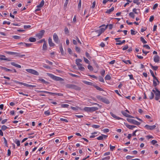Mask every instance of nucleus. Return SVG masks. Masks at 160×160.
<instances>
[{"instance_id": "1", "label": "nucleus", "mask_w": 160, "mask_h": 160, "mask_svg": "<svg viewBox=\"0 0 160 160\" xmlns=\"http://www.w3.org/2000/svg\"><path fill=\"white\" fill-rule=\"evenodd\" d=\"M66 87L68 88L73 89L76 90H80L81 88L77 86L72 84H67Z\"/></svg>"}, {"instance_id": "2", "label": "nucleus", "mask_w": 160, "mask_h": 160, "mask_svg": "<svg viewBox=\"0 0 160 160\" xmlns=\"http://www.w3.org/2000/svg\"><path fill=\"white\" fill-rule=\"evenodd\" d=\"M48 76L53 80L56 81H63L64 79L60 77H58L50 73H48Z\"/></svg>"}, {"instance_id": "3", "label": "nucleus", "mask_w": 160, "mask_h": 160, "mask_svg": "<svg viewBox=\"0 0 160 160\" xmlns=\"http://www.w3.org/2000/svg\"><path fill=\"white\" fill-rule=\"evenodd\" d=\"M127 121L131 123H132L137 125H139L140 124V123L136 121L134 119H133L130 118H127Z\"/></svg>"}, {"instance_id": "4", "label": "nucleus", "mask_w": 160, "mask_h": 160, "mask_svg": "<svg viewBox=\"0 0 160 160\" xmlns=\"http://www.w3.org/2000/svg\"><path fill=\"white\" fill-rule=\"evenodd\" d=\"M26 71L28 72L33 75L38 76L39 75V73L36 71L32 69H26Z\"/></svg>"}, {"instance_id": "5", "label": "nucleus", "mask_w": 160, "mask_h": 160, "mask_svg": "<svg viewBox=\"0 0 160 160\" xmlns=\"http://www.w3.org/2000/svg\"><path fill=\"white\" fill-rule=\"evenodd\" d=\"M11 55H13L14 56L19 57L20 58L25 56V55L24 54L21 55L19 53L13 52H11Z\"/></svg>"}, {"instance_id": "6", "label": "nucleus", "mask_w": 160, "mask_h": 160, "mask_svg": "<svg viewBox=\"0 0 160 160\" xmlns=\"http://www.w3.org/2000/svg\"><path fill=\"white\" fill-rule=\"evenodd\" d=\"M44 32L45 31L44 30H41L39 33L37 34L36 36L39 39H40L42 38Z\"/></svg>"}, {"instance_id": "7", "label": "nucleus", "mask_w": 160, "mask_h": 160, "mask_svg": "<svg viewBox=\"0 0 160 160\" xmlns=\"http://www.w3.org/2000/svg\"><path fill=\"white\" fill-rule=\"evenodd\" d=\"M156 127V126L155 125H153L152 126H149L148 125H146L145 126V128L148 130H152L154 129Z\"/></svg>"}, {"instance_id": "8", "label": "nucleus", "mask_w": 160, "mask_h": 160, "mask_svg": "<svg viewBox=\"0 0 160 160\" xmlns=\"http://www.w3.org/2000/svg\"><path fill=\"white\" fill-rule=\"evenodd\" d=\"M53 39L55 42L56 43H58L59 41V38L56 33H54L53 34Z\"/></svg>"}, {"instance_id": "9", "label": "nucleus", "mask_w": 160, "mask_h": 160, "mask_svg": "<svg viewBox=\"0 0 160 160\" xmlns=\"http://www.w3.org/2000/svg\"><path fill=\"white\" fill-rule=\"evenodd\" d=\"M122 113L126 117L130 118H134V117L131 116L129 114H128L125 111H121Z\"/></svg>"}, {"instance_id": "10", "label": "nucleus", "mask_w": 160, "mask_h": 160, "mask_svg": "<svg viewBox=\"0 0 160 160\" xmlns=\"http://www.w3.org/2000/svg\"><path fill=\"white\" fill-rule=\"evenodd\" d=\"M124 124L127 128L131 130L133 129L134 128L136 127L135 126L130 125L127 123H124Z\"/></svg>"}, {"instance_id": "11", "label": "nucleus", "mask_w": 160, "mask_h": 160, "mask_svg": "<svg viewBox=\"0 0 160 160\" xmlns=\"http://www.w3.org/2000/svg\"><path fill=\"white\" fill-rule=\"evenodd\" d=\"M48 44L50 47H54L55 44L52 42V39L51 38H49L48 40Z\"/></svg>"}, {"instance_id": "12", "label": "nucleus", "mask_w": 160, "mask_h": 160, "mask_svg": "<svg viewBox=\"0 0 160 160\" xmlns=\"http://www.w3.org/2000/svg\"><path fill=\"white\" fill-rule=\"evenodd\" d=\"M110 115L113 117L114 118H115L117 120H120L122 119L121 118H120L116 116L112 112H110Z\"/></svg>"}, {"instance_id": "13", "label": "nucleus", "mask_w": 160, "mask_h": 160, "mask_svg": "<svg viewBox=\"0 0 160 160\" xmlns=\"http://www.w3.org/2000/svg\"><path fill=\"white\" fill-rule=\"evenodd\" d=\"M159 57L157 55H155L154 58V61L155 62H158L160 60Z\"/></svg>"}, {"instance_id": "14", "label": "nucleus", "mask_w": 160, "mask_h": 160, "mask_svg": "<svg viewBox=\"0 0 160 160\" xmlns=\"http://www.w3.org/2000/svg\"><path fill=\"white\" fill-rule=\"evenodd\" d=\"M155 99L156 100H158L159 98H160V92H157V93L155 94Z\"/></svg>"}, {"instance_id": "15", "label": "nucleus", "mask_w": 160, "mask_h": 160, "mask_svg": "<svg viewBox=\"0 0 160 160\" xmlns=\"http://www.w3.org/2000/svg\"><path fill=\"white\" fill-rule=\"evenodd\" d=\"M8 156H5L4 158V160H9L10 158L9 157V156H10V149H8Z\"/></svg>"}, {"instance_id": "16", "label": "nucleus", "mask_w": 160, "mask_h": 160, "mask_svg": "<svg viewBox=\"0 0 160 160\" xmlns=\"http://www.w3.org/2000/svg\"><path fill=\"white\" fill-rule=\"evenodd\" d=\"M97 107H90V112H92L98 110Z\"/></svg>"}, {"instance_id": "17", "label": "nucleus", "mask_w": 160, "mask_h": 160, "mask_svg": "<svg viewBox=\"0 0 160 160\" xmlns=\"http://www.w3.org/2000/svg\"><path fill=\"white\" fill-rule=\"evenodd\" d=\"M101 101L107 104H109L110 103L108 99L104 98H102Z\"/></svg>"}, {"instance_id": "18", "label": "nucleus", "mask_w": 160, "mask_h": 160, "mask_svg": "<svg viewBox=\"0 0 160 160\" xmlns=\"http://www.w3.org/2000/svg\"><path fill=\"white\" fill-rule=\"evenodd\" d=\"M11 64L12 65L18 68H21V67L20 65L16 64L15 62H11Z\"/></svg>"}, {"instance_id": "19", "label": "nucleus", "mask_w": 160, "mask_h": 160, "mask_svg": "<svg viewBox=\"0 0 160 160\" xmlns=\"http://www.w3.org/2000/svg\"><path fill=\"white\" fill-rule=\"evenodd\" d=\"M79 69L82 71H83L84 70L85 68L82 66V64H78L77 65Z\"/></svg>"}, {"instance_id": "20", "label": "nucleus", "mask_w": 160, "mask_h": 160, "mask_svg": "<svg viewBox=\"0 0 160 160\" xmlns=\"http://www.w3.org/2000/svg\"><path fill=\"white\" fill-rule=\"evenodd\" d=\"M44 4V1L43 0H42L41 1L39 5H37V7L38 8H41L43 7Z\"/></svg>"}, {"instance_id": "21", "label": "nucleus", "mask_w": 160, "mask_h": 160, "mask_svg": "<svg viewBox=\"0 0 160 160\" xmlns=\"http://www.w3.org/2000/svg\"><path fill=\"white\" fill-rule=\"evenodd\" d=\"M114 9V7H112L111 8L107 10L106 12V13L108 14H110L111 13V12L113 11Z\"/></svg>"}, {"instance_id": "22", "label": "nucleus", "mask_w": 160, "mask_h": 160, "mask_svg": "<svg viewBox=\"0 0 160 160\" xmlns=\"http://www.w3.org/2000/svg\"><path fill=\"white\" fill-rule=\"evenodd\" d=\"M18 44H23V45H25V46L27 47H30L32 44V43H27L25 42L23 43L22 42H20L18 43Z\"/></svg>"}, {"instance_id": "23", "label": "nucleus", "mask_w": 160, "mask_h": 160, "mask_svg": "<svg viewBox=\"0 0 160 160\" xmlns=\"http://www.w3.org/2000/svg\"><path fill=\"white\" fill-rule=\"evenodd\" d=\"M83 82L85 84L90 86H93L94 85L93 83L91 82H89L86 81H83Z\"/></svg>"}, {"instance_id": "24", "label": "nucleus", "mask_w": 160, "mask_h": 160, "mask_svg": "<svg viewBox=\"0 0 160 160\" xmlns=\"http://www.w3.org/2000/svg\"><path fill=\"white\" fill-rule=\"evenodd\" d=\"M93 86L98 90L102 91H104V90L102 88L98 86L94 85H93Z\"/></svg>"}, {"instance_id": "25", "label": "nucleus", "mask_w": 160, "mask_h": 160, "mask_svg": "<svg viewBox=\"0 0 160 160\" xmlns=\"http://www.w3.org/2000/svg\"><path fill=\"white\" fill-rule=\"evenodd\" d=\"M47 49V43L46 42H45L43 43V46H42V50H46Z\"/></svg>"}, {"instance_id": "26", "label": "nucleus", "mask_w": 160, "mask_h": 160, "mask_svg": "<svg viewBox=\"0 0 160 160\" xmlns=\"http://www.w3.org/2000/svg\"><path fill=\"white\" fill-rule=\"evenodd\" d=\"M29 40L31 42H34L36 41V39L33 37H30L29 39Z\"/></svg>"}, {"instance_id": "27", "label": "nucleus", "mask_w": 160, "mask_h": 160, "mask_svg": "<svg viewBox=\"0 0 160 160\" xmlns=\"http://www.w3.org/2000/svg\"><path fill=\"white\" fill-rule=\"evenodd\" d=\"M39 80L41 81L43 83L46 84L49 83V82H48L46 81L44 79H42V78L39 79Z\"/></svg>"}, {"instance_id": "28", "label": "nucleus", "mask_w": 160, "mask_h": 160, "mask_svg": "<svg viewBox=\"0 0 160 160\" xmlns=\"http://www.w3.org/2000/svg\"><path fill=\"white\" fill-rule=\"evenodd\" d=\"M59 48H60V51L61 52L62 54L63 55L64 54V51L63 50V49L62 48V44H61V45L60 46Z\"/></svg>"}, {"instance_id": "29", "label": "nucleus", "mask_w": 160, "mask_h": 160, "mask_svg": "<svg viewBox=\"0 0 160 160\" xmlns=\"http://www.w3.org/2000/svg\"><path fill=\"white\" fill-rule=\"evenodd\" d=\"M113 24H110L109 25H107L106 26H105V28H107V27L108 26V28L109 29H111L113 27Z\"/></svg>"}, {"instance_id": "30", "label": "nucleus", "mask_w": 160, "mask_h": 160, "mask_svg": "<svg viewBox=\"0 0 160 160\" xmlns=\"http://www.w3.org/2000/svg\"><path fill=\"white\" fill-rule=\"evenodd\" d=\"M122 61L126 64H128V63L130 64H132L131 62L129 60H123Z\"/></svg>"}, {"instance_id": "31", "label": "nucleus", "mask_w": 160, "mask_h": 160, "mask_svg": "<svg viewBox=\"0 0 160 160\" xmlns=\"http://www.w3.org/2000/svg\"><path fill=\"white\" fill-rule=\"evenodd\" d=\"M140 40L144 44H146L147 43V42L145 40L144 38L142 37H140Z\"/></svg>"}, {"instance_id": "32", "label": "nucleus", "mask_w": 160, "mask_h": 160, "mask_svg": "<svg viewBox=\"0 0 160 160\" xmlns=\"http://www.w3.org/2000/svg\"><path fill=\"white\" fill-rule=\"evenodd\" d=\"M150 65L152 67V68L155 70H156L158 68V67L157 66H153L152 64H150Z\"/></svg>"}, {"instance_id": "33", "label": "nucleus", "mask_w": 160, "mask_h": 160, "mask_svg": "<svg viewBox=\"0 0 160 160\" xmlns=\"http://www.w3.org/2000/svg\"><path fill=\"white\" fill-rule=\"evenodd\" d=\"M82 60L79 59H77L76 60V63L77 65L78 64H80V62H81Z\"/></svg>"}, {"instance_id": "34", "label": "nucleus", "mask_w": 160, "mask_h": 160, "mask_svg": "<svg viewBox=\"0 0 160 160\" xmlns=\"http://www.w3.org/2000/svg\"><path fill=\"white\" fill-rule=\"evenodd\" d=\"M14 142L17 144L18 146H19L20 145V142L19 140L16 139Z\"/></svg>"}, {"instance_id": "35", "label": "nucleus", "mask_w": 160, "mask_h": 160, "mask_svg": "<svg viewBox=\"0 0 160 160\" xmlns=\"http://www.w3.org/2000/svg\"><path fill=\"white\" fill-rule=\"evenodd\" d=\"M105 80H109L111 79V77L109 75L107 74L105 76Z\"/></svg>"}, {"instance_id": "36", "label": "nucleus", "mask_w": 160, "mask_h": 160, "mask_svg": "<svg viewBox=\"0 0 160 160\" xmlns=\"http://www.w3.org/2000/svg\"><path fill=\"white\" fill-rule=\"evenodd\" d=\"M154 96V93L152 92H151V95L149 97V98L150 99H152Z\"/></svg>"}, {"instance_id": "37", "label": "nucleus", "mask_w": 160, "mask_h": 160, "mask_svg": "<svg viewBox=\"0 0 160 160\" xmlns=\"http://www.w3.org/2000/svg\"><path fill=\"white\" fill-rule=\"evenodd\" d=\"M129 16L132 18H134L135 15L133 12H131L129 13Z\"/></svg>"}, {"instance_id": "38", "label": "nucleus", "mask_w": 160, "mask_h": 160, "mask_svg": "<svg viewBox=\"0 0 160 160\" xmlns=\"http://www.w3.org/2000/svg\"><path fill=\"white\" fill-rule=\"evenodd\" d=\"M86 56L89 59H90L91 58V57L90 56L89 53L87 52H86L85 53Z\"/></svg>"}, {"instance_id": "39", "label": "nucleus", "mask_w": 160, "mask_h": 160, "mask_svg": "<svg viewBox=\"0 0 160 160\" xmlns=\"http://www.w3.org/2000/svg\"><path fill=\"white\" fill-rule=\"evenodd\" d=\"M69 106V105L68 104H62L61 107L63 108H68Z\"/></svg>"}, {"instance_id": "40", "label": "nucleus", "mask_w": 160, "mask_h": 160, "mask_svg": "<svg viewBox=\"0 0 160 160\" xmlns=\"http://www.w3.org/2000/svg\"><path fill=\"white\" fill-rule=\"evenodd\" d=\"M137 10H138V11H140V9H137L135 8H134L132 10V11L133 12L135 13L136 14H138V12H137Z\"/></svg>"}, {"instance_id": "41", "label": "nucleus", "mask_w": 160, "mask_h": 160, "mask_svg": "<svg viewBox=\"0 0 160 160\" xmlns=\"http://www.w3.org/2000/svg\"><path fill=\"white\" fill-rule=\"evenodd\" d=\"M12 37L15 39H19L21 38V37L18 36H13Z\"/></svg>"}, {"instance_id": "42", "label": "nucleus", "mask_w": 160, "mask_h": 160, "mask_svg": "<svg viewBox=\"0 0 160 160\" xmlns=\"http://www.w3.org/2000/svg\"><path fill=\"white\" fill-rule=\"evenodd\" d=\"M64 31L65 34H67L69 33V30L68 28L66 27L64 28Z\"/></svg>"}, {"instance_id": "43", "label": "nucleus", "mask_w": 160, "mask_h": 160, "mask_svg": "<svg viewBox=\"0 0 160 160\" xmlns=\"http://www.w3.org/2000/svg\"><path fill=\"white\" fill-rule=\"evenodd\" d=\"M44 113L45 115L48 116L50 114V112L49 110H47L44 112Z\"/></svg>"}, {"instance_id": "44", "label": "nucleus", "mask_w": 160, "mask_h": 160, "mask_svg": "<svg viewBox=\"0 0 160 160\" xmlns=\"http://www.w3.org/2000/svg\"><path fill=\"white\" fill-rule=\"evenodd\" d=\"M84 110L86 112H90V107H85L84 108Z\"/></svg>"}, {"instance_id": "45", "label": "nucleus", "mask_w": 160, "mask_h": 160, "mask_svg": "<svg viewBox=\"0 0 160 160\" xmlns=\"http://www.w3.org/2000/svg\"><path fill=\"white\" fill-rule=\"evenodd\" d=\"M98 80L100 82H104V80L103 78L100 76L99 77V78Z\"/></svg>"}, {"instance_id": "46", "label": "nucleus", "mask_w": 160, "mask_h": 160, "mask_svg": "<svg viewBox=\"0 0 160 160\" xmlns=\"http://www.w3.org/2000/svg\"><path fill=\"white\" fill-rule=\"evenodd\" d=\"M92 127L94 128H98L100 127V126L99 125H92Z\"/></svg>"}, {"instance_id": "47", "label": "nucleus", "mask_w": 160, "mask_h": 160, "mask_svg": "<svg viewBox=\"0 0 160 160\" xmlns=\"http://www.w3.org/2000/svg\"><path fill=\"white\" fill-rule=\"evenodd\" d=\"M96 98L99 100L101 101L103 97L101 96L98 95L96 96Z\"/></svg>"}, {"instance_id": "48", "label": "nucleus", "mask_w": 160, "mask_h": 160, "mask_svg": "<svg viewBox=\"0 0 160 160\" xmlns=\"http://www.w3.org/2000/svg\"><path fill=\"white\" fill-rule=\"evenodd\" d=\"M7 128H8L4 125H3L1 127V129L3 131L6 130Z\"/></svg>"}, {"instance_id": "49", "label": "nucleus", "mask_w": 160, "mask_h": 160, "mask_svg": "<svg viewBox=\"0 0 160 160\" xmlns=\"http://www.w3.org/2000/svg\"><path fill=\"white\" fill-rule=\"evenodd\" d=\"M88 68L90 70L92 71L93 70V68L90 65H88Z\"/></svg>"}, {"instance_id": "50", "label": "nucleus", "mask_w": 160, "mask_h": 160, "mask_svg": "<svg viewBox=\"0 0 160 160\" xmlns=\"http://www.w3.org/2000/svg\"><path fill=\"white\" fill-rule=\"evenodd\" d=\"M83 59H84V61L86 63H88V64H89V61L86 58H85L84 57H83Z\"/></svg>"}, {"instance_id": "51", "label": "nucleus", "mask_w": 160, "mask_h": 160, "mask_svg": "<svg viewBox=\"0 0 160 160\" xmlns=\"http://www.w3.org/2000/svg\"><path fill=\"white\" fill-rule=\"evenodd\" d=\"M75 50L78 52H80V49L77 46L75 47Z\"/></svg>"}, {"instance_id": "52", "label": "nucleus", "mask_w": 160, "mask_h": 160, "mask_svg": "<svg viewBox=\"0 0 160 160\" xmlns=\"http://www.w3.org/2000/svg\"><path fill=\"white\" fill-rule=\"evenodd\" d=\"M43 67L45 68H47V69H50V66L47 65H46V64H44V65L43 66Z\"/></svg>"}, {"instance_id": "53", "label": "nucleus", "mask_w": 160, "mask_h": 160, "mask_svg": "<svg viewBox=\"0 0 160 160\" xmlns=\"http://www.w3.org/2000/svg\"><path fill=\"white\" fill-rule=\"evenodd\" d=\"M7 59L6 58H5V56H2V57H0V60L2 61V60H7Z\"/></svg>"}, {"instance_id": "54", "label": "nucleus", "mask_w": 160, "mask_h": 160, "mask_svg": "<svg viewBox=\"0 0 160 160\" xmlns=\"http://www.w3.org/2000/svg\"><path fill=\"white\" fill-rule=\"evenodd\" d=\"M151 142L152 145H154L157 142V141L155 140H152Z\"/></svg>"}, {"instance_id": "55", "label": "nucleus", "mask_w": 160, "mask_h": 160, "mask_svg": "<svg viewBox=\"0 0 160 160\" xmlns=\"http://www.w3.org/2000/svg\"><path fill=\"white\" fill-rule=\"evenodd\" d=\"M115 148V146H112L111 145V144L110 145V149L112 151H113V150L114 149V148Z\"/></svg>"}, {"instance_id": "56", "label": "nucleus", "mask_w": 160, "mask_h": 160, "mask_svg": "<svg viewBox=\"0 0 160 160\" xmlns=\"http://www.w3.org/2000/svg\"><path fill=\"white\" fill-rule=\"evenodd\" d=\"M96 32H97L98 33V34L97 35L98 36H100V35L102 33V32H101L100 30H98L97 31H96Z\"/></svg>"}, {"instance_id": "57", "label": "nucleus", "mask_w": 160, "mask_h": 160, "mask_svg": "<svg viewBox=\"0 0 160 160\" xmlns=\"http://www.w3.org/2000/svg\"><path fill=\"white\" fill-rule=\"evenodd\" d=\"M60 120L61 121H64L66 122H68V121L67 119H64L63 118H60Z\"/></svg>"}, {"instance_id": "58", "label": "nucleus", "mask_w": 160, "mask_h": 160, "mask_svg": "<svg viewBox=\"0 0 160 160\" xmlns=\"http://www.w3.org/2000/svg\"><path fill=\"white\" fill-rule=\"evenodd\" d=\"M16 72L17 71L15 69L11 68V73Z\"/></svg>"}, {"instance_id": "59", "label": "nucleus", "mask_w": 160, "mask_h": 160, "mask_svg": "<svg viewBox=\"0 0 160 160\" xmlns=\"http://www.w3.org/2000/svg\"><path fill=\"white\" fill-rule=\"evenodd\" d=\"M143 47L146 48L148 49H150V47L147 44L144 45L143 46Z\"/></svg>"}, {"instance_id": "60", "label": "nucleus", "mask_w": 160, "mask_h": 160, "mask_svg": "<svg viewBox=\"0 0 160 160\" xmlns=\"http://www.w3.org/2000/svg\"><path fill=\"white\" fill-rule=\"evenodd\" d=\"M157 84H158V83L157 84L156 81H155V80H153V86L154 87H155Z\"/></svg>"}, {"instance_id": "61", "label": "nucleus", "mask_w": 160, "mask_h": 160, "mask_svg": "<svg viewBox=\"0 0 160 160\" xmlns=\"http://www.w3.org/2000/svg\"><path fill=\"white\" fill-rule=\"evenodd\" d=\"M158 6V4L157 3L155 4L153 6L152 8L153 9H155L156 8H157Z\"/></svg>"}, {"instance_id": "62", "label": "nucleus", "mask_w": 160, "mask_h": 160, "mask_svg": "<svg viewBox=\"0 0 160 160\" xmlns=\"http://www.w3.org/2000/svg\"><path fill=\"white\" fill-rule=\"evenodd\" d=\"M105 73V71L104 70H103L101 71L100 73L102 76H104Z\"/></svg>"}, {"instance_id": "63", "label": "nucleus", "mask_w": 160, "mask_h": 160, "mask_svg": "<svg viewBox=\"0 0 160 160\" xmlns=\"http://www.w3.org/2000/svg\"><path fill=\"white\" fill-rule=\"evenodd\" d=\"M110 159V156H107L102 158V160H109Z\"/></svg>"}, {"instance_id": "64", "label": "nucleus", "mask_w": 160, "mask_h": 160, "mask_svg": "<svg viewBox=\"0 0 160 160\" xmlns=\"http://www.w3.org/2000/svg\"><path fill=\"white\" fill-rule=\"evenodd\" d=\"M154 18V17L153 16H151L149 18V21L150 22H152Z\"/></svg>"}]
</instances>
